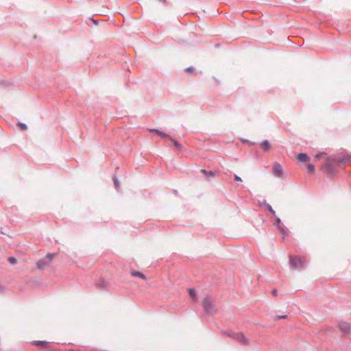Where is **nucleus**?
I'll return each instance as SVG.
<instances>
[{
    "mask_svg": "<svg viewBox=\"0 0 351 351\" xmlns=\"http://www.w3.org/2000/svg\"><path fill=\"white\" fill-rule=\"evenodd\" d=\"M261 146L263 147V150L265 152H267V151H269L271 149V146H270L269 143V141L267 140L263 141L261 143Z\"/></svg>",
    "mask_w": 351,
    "mask_h": 351,
    "instance_id": "11",
    "label": "nucleus"
},
{
    "mask_svg": "<svg viewBox=\"0 0 351 351\" xmlns=\"http://www.w3.org/2000/svg\"><path fill=\"white\" fill-rule=\"evenodd\" d=\"M264 204L266 205V207L269 213L272 214L273 216H276V211L272 208L271 206L267 204L265 200L264 201Z\"/></svg>",
    "mask_w": 351,
    "mask_h": 351,
    "instance_id": "19",
    "label": "nucleus"
},
{
    "mask_svg": "<svg viewBox=\"0 0 351 351\" xmlns=\"http://www.w3.org/2000/svg\"><path fill=\"white\" fill-rule=\"evenodd\" d=\"M8 261L11 265H14L16 263V259L14 257H9Z\"/></svg>",
    "mask_w": 351,
    "mask_h": 351,
    "instance_id": "24",
    "label": "nucleus"
},
{
    "mask_svg": "<svg viewBox=\"0 0 351 351\" xmlns=\"http://www.w3.org/2000/svg\"><path fill=\"white\" fill-rule=\"evenodd\" d=\"M170 141L173 143L174 147L177 150H182L183 149V146L176 139L171 138Z\"/></svg>",
    "mask_w": 351,
    "mask_h": 351,
    "instance_id": "14",
    "label": "nucleus"
},
{
    "mask_svg": "<svg viewBox=\"0 0 351 351\" xmlns=\"http://www.w3.org/2000/svg\"><path fill=\"white\" fill-rule=\"evenodd\" d=\"M327 156H329L327 154V153L324 152H319L315 156V158L317 160L320 159L322 157H324L326 158V160H327Z\"/></svg>",
    "mask_w": 351,
    "mask_h": 351,
    "instance_id": "18",
    "label": "nucleus"
},
{
    "mask_svg": "<svg viewBox=\"0 0 351 351\" xmlns=\"http://www.w3.org/2000/svg\"><path fill=\"white\" fill-rule=\"evenodd\" d=\"M296 158L299 162H305L309 160L310 158L306 154L301 153L296 156Z\"/></svg>",
    "mask_w": 351,
    "mask_h": 351,
    "instance_id": "9",
    "label": "nucleus"
},
{
    "mask_svg": "<svg viewBox=\"0 0 351 351\" xmlns=\"http://www.w3.org/2000/svg\"><path fill=\"white\" fill-rule=\"evenodd\" d=\"M4 291V287L0 285V293H2Z\"/></svg>",
    "mask_w": 351,
    "mask_h": 351,
    "instance_id": "32",
    "label": "nucleus"
},
{
    "mask_svg": "<svg viewBox=\"0 0 351 351\" xmlns=\"http://www.w3.org/2000/svg\"><path fill=\"white\" fill-rule=\"evenodd\" d=\"M90 20L93 23H95V25H97V23H98V21H96V20L93 19V18H90Z\"/></svg>",
    "mask_w": 351,
    "mask_h": 351,
    "instance_id": "31",
    "label": "nucleus"
},
{
    "mask_svg": "<svg viewBox=\"0 0 351 351\" xmlns=\"http://www.w3.org/2000/svg\"><path fill=\"white\" fill-rule=\"evenodd\" d=\"M48 343L46 341H32V344L37 346H46Z\"/></svg>",
    "mask_w": 351,
    "mask_h": 351,
    "instance_id": "16",
    "label": "nucleus"
},
{
    "mask_svg": "<svg viewBox=\"0 0 351 351\" xmlns=\"http://www.w3.org/2000/svg\"><path fill=\"white\" fill-rule=\"evenodd\" d=\"M286 317H287V315H277V316L276 317V319H284V318H285Z\"/></svg>",
    "mask_w": 351,
    "mask_h": 351,
    "instance_id": "29",
    "label": "nucleus"
},
{
    "mask_svg": "<svg viewBox=\"0 0 351 351\" xmlns=\"http://www.w3.org/2000/svg\"><path fill=\"white\" fill-rule=\"evenodd\" d=\"M149 132H154V133L157 134L158 135H159V133L160 132V130H159L158 129H149Z\"/></svg>",
    "mask_w": 351,
    "mask_h": 351,
    "instance_id": "27",
    "label": "nucleus"
},
{
    "mask_svg": "<svg viewBox=\"0 0 351 351\" xmlns=\"http://www.w3.org/2000/svg\"><path fill=\"white\" fill-rule=\"evenodd\" d=\"M271 293H272V295H273L276 296V295H277V293H278V291H277V290H276V289H274L272 290Z\"/></svg>",
    "mask_w": 351,
    "mask_h": 351,
    "instance_id": "30",
    "label": "nucleus"
},
{
    "mask_svg": "<svg viewBox=\"0 0 351 351\" xmlns=\"http://www.w3.org/2000/svg\"><path fill=\"white\" fill-rule=\"evenodd\" d=\"M202 306L205 314L213 315L216 312V309L213 304L212 300L209 296H206L202 302Z\"/></svg>",
    "mask_w": 351,
    "mask_h": 351,
    "instance_id": "5",
    "label": "nucleus"
},
{
    "mask_svg": "<svg viewBox=\"0 0 351 351\" xmlns=\"http://www.w3.org/2000/svg\"><path fill=\"white\" fill-rule=\"evenodd\" d=\"M338 326L343 334H348L351 330V325L346 322H340Z\"/></svg>",
    "mask_w": 351,
    "mask_h": 351,
    "instance_id": "8",
    "label": "nucleus"
},
{
    "mask_svg": "<svg viewBox=\"0 0 351 351\" xmlns=\"http://www.w3.org/2000/svg\"><path fill=\"white\" fill-rule=\"evenodd\" d=\"M307 171L310 173H313L315 171V166L313 164H308L306 167Z\"/></svg>",
    "mask_w": 351,
    "mask_h": 351,
    "instance_id": "20",
    "label": "nucleus"
},
{
    "mask_svg": "<svg viewBox=\"0 0 351 351\" xmlns=\"http://www.w3.org/2000/svg\"><path fill=\"white\" fill-rule=\"evenodd\" d=\"M335 160L336 158L333 157L327 156L326 163L322 166V169L330 176H332L335 172Z\"/></svg>",
    "mask_w": 351,
    "mask_h": 351,
    "instance_id": "1",
    "label": "nucleus"
},
{
    "mask_svg": "<svg viewBox=\"0 0 351 351\" xmlns=\"http://www.w3.org/2000/svg\"><path fill=\"white\" fill-rule=\"evenodd\" d=\"M97 287L101 289H104L106 287V282L104 279H100L96 284Z\"/></svg>",
    "mask_w": 351,
    "mask_h": 351,
    "instance_id": "17",
    "label": "nucleus"
},
{
    "mask_svg": "<svg viewBox=\"0 0 351 351\" xmlns=\"http://www.w3.org/2000/svg\"><path fill=\"white\" fill-rule=\"evenodd\" d=\"M159 136H160L162 138H167L169 140H171V137L169 134H167L165 132H163L162 131H160V132L159 133Z\"/></svg>",
    "mask_w": 351,
    "mask_h": 351,
    "instance_id": "22",
    "label": "nucleus"
},
{
    "mask_svg": "<svg viewBox=\"0 0 351 351\" xmlns=\"http://www.w3.org/2000/svg\"><path fill=\"white\" fill-rule=\"evenodd\" d=\"M277 229L283 235L288 234L289 230L285 225H280V226H278Z\"/></svg>",
    "mask_w": 351,
    "mask_h": 351,
    "instance_id": "12",
    "label": "nucleus"
},
{
    "mask_svg": "<svg viewBox=\"0 0 351 351\" xmlns=\"http://www.w3.org/2000/svg\"><path fill=\"white\" fill-rule=\"evenodd\" d=\"M188 293L189 295L193 298L194 300L197 299V291L193 288H190L188 290Z\"/></svg>",
    "mask_w": 351,
    "mask_h": 351,
    "instance_id": "15",
    "label": "nucleus"
},
{
    "mask_svg": "<svg viewBox=\"0 0 351 351\" xmlns=\"http://www.w3.org/2000/svg\"><path fill=\"white\" fill-rule=\"evenodd\" d=\"M113 182H114V184L116 189H118L120 187V182H119L118 178L117 177H114L113 178Z\"/></svg>",
    "mask_w": 351,
    "mask_h": 351,
    "instance_id": "21",
    "label": "nucleus"
},
{
    "mask_svg": "<svg viewBox=\"0 0 351 351\" xmlns=\"http://www.w3.org/2000/svg\"><path fill=\"white\" fill-rule=\"evenodd\" d=\"M234 181L236 182H242V179L241 177H239V176H237V174H234Z\"/></svg>",
    "mask_w": 351,
    "mask_h": 351,
    "instance_id": "25",
    "label": "nucleus"
},
{
    "mask_svg": "<svg viewBox=\"0 0 351 351\" xmlns=\"http://www.w3.org/2000/svg\"><path fill=\"white\" fill-rule=\"evenodd\" d=\"M274 217H275L274 226L278 227V226L281 225L280 224L281 220H280V219L278 217H276V216H274Z\"/></svg>",
    "mask_w": 351,
    "mask_h": 351,
    "instance_id": "23",
    "label": "nucleus"
},
{
    "mask_svg": "<svg viewBox=\"0 0 351 351\" xmlns=\"http://www.w3.org/2000/svg\"><path fill=\"white\" fill-rule=\"evenodd\" d=\"M284 171L282 167L279 163H275L273 167V173L276 177L281 178Z\"/></svg>",
    "mask_w": 351,
    "mask_h": 351,
    "instance_id": "7",
    "label": "nucleus"
},
{
    "mask_svg": "<svg viewBox=\"0 0 351 351\" xmlns=\"http://www.w3.org/2000/svg\"><path fill=\"white\" fill-rule=\"evenodd\" d=\"M336 158L335 162L340 166L345 167L350 160L351 156L348 154H344L343 156H337L334 157Z\"/></svg>",
    "mask_w": 351,
    "mask_h": 351,
    "instance_id": "6",
    "label": "nucleus"
},
{
    "mask_svg": "<svg viewBox=\"0 0 351 351\" xmlns=\"http://www.w3.org/2000/svg\"><path fill=\"white\" fill-rule=\"evenodd\" d=\"M19 126L21 128V129H22V130H27V125H26V124H25V123H21V122H19Z\"/></svg>",
    "mask_w": 351,
    "mask_h": 351,
    "instance_id": "26",
    "label": "nucleus"
},
{
    "mask_svg": "<svg viewBox=\"0 0 351 351\" xmlns=\"http://www.w3.org/2000/svg\"><path fill=\"white\" fill-rule=\"evenodd\" d=\"M56 253H49L47 254L45 258L39 260L37 263V267L39 269H44L47 267H49L53 260L56 256Z\"/></svg>",
    "mask_w": 351,
    "mask_h": 351,
    "instance_id": "4",
    "label": "nucleus"
},
{
    "mask_svg": "<svg viewBox=\"0 0 351 351\" xmlns=\"http://www.w3.org/2000/svg\"><path fill=\"white\" fill-rule=\"evenodd\" d=\"M289 266L295 269H304L306 266V261L300 256H290Z\"/></svg>",
    "mask_w": 351,
    "mask_h": 351,
    "instance_id": "3",
    "label": "nucleus"
},
{
    "mask_svg": "<svg viewBox=\"0 0 351 351\" xmlns=\"http://www.w3.org/2000/svg\"><path fill=\"white\" fill-rule=\"evenodd\" d=\"M223 333L243 346H247L249 343V339L243 333H237L233 331L223 332Z\"/></svg>",
    "mask_w": 351,
    "mask_h": 351,
    "instance_id": "2",
    "label": "nucleus"
},
{
    "mask_svg": "<svg viewBox=\"0 0 351 351\" xmlns=\"http://www.w3.org/2000/svg\"><path fill=\"white\" fill-rule=\"evenodd\" d=\"M194 70L195 69L192 66L188 67L185 69V71L189 73L193 72Z\"/></svg>",
    "mask_w": 351,
    "mask_h": 351,
    "instance_id": "28",
    "label": "nucleus"
},
{
    "mask_svg": "<svg viewBox=\"0 0 351 351\" xmlns=\"http://www.w3.org/2000/svg\"><path fill=\"white\" fill-rule=\"evenodd\" d=\"M132 276H134V277H139L143 280H145L147 278H146V276L143 274L142 272L141 271H132L131 273Z\"/></svg>",
    "mask_w": 351,
    "mask_h": 351,
    "instance_id": "13",
    "label": "nucleus"
},
{
    "mask_svg": "<svg viewBox=\"0 0 351 351\" xmlns=\"http://www.w3.org/2000/svg\"><path fill=\"white\" fill-rule=\"evenodd\" d=\"M201 172L205 175L208 180L213 178L216 175L215 172L212 171H206V169H201Z\"/></svg>",
    "mask_w": 351,
    "mask_h": 351,
    "instance_id": "10",
    "label": "nucleus"
},
{
    "mask_svg": "<svg viewBox=\"0 0 351 351\" xmlns=\"http://www.w3.org/2000/svg\"><path fill=\"white\" fill-rule=\"evenodd\" d=\"M158 1H160V2H165V0H158Z\"/></svg>",
    "mask_w": 351,
    "mask_h": 351,
    "instance_id": "33",
    "label": "nucleus"
}]
</instances>
